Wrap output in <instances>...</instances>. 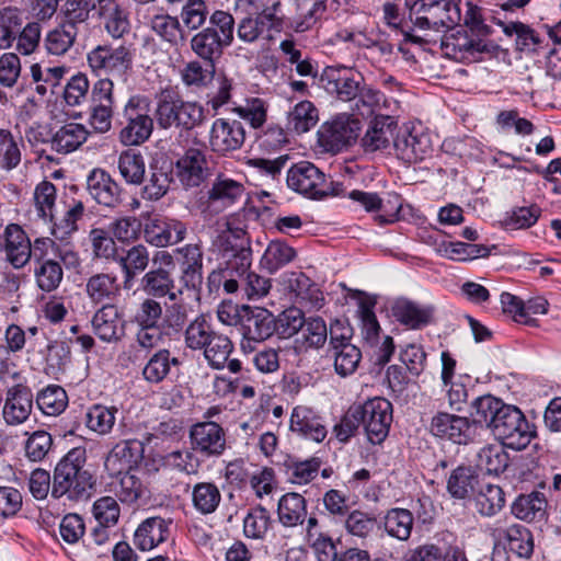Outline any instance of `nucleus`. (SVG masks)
I'll return each instance as SVG.
<instances>
[{
    "instance_id": "obj_35",
    "label": "nucleus",
    "mask_w": 561,
    "mask_h": 561,
    "mask_svg": "<svg viewBox=\"0 0 561 561\" xmlns=\"http://www.w3.org/2000/svg\"><path fill=\"white\" fill-rule=\"evenodd\" d=\"M290 430L317 443L322 442L327 436L325 427L314 413L306 407L294 408L290 416Z\"/></svg>"
},
{
    "instance_id": "obj_2",
    "label": "nucleus",
    "mask_w": 561,
    "mask_h": 561,
    "mask_svg": "<svg viewBox=\"0 0 561 561\" xmlns=\"http://www.w3.org/2000/svg\"><path fill=\"white\" fill-rule=\"evenodd\" d=\"M151 99L141 93L131 94L122 110L123 128L118 139L127 147L140 146L152 135L154 121L150 115Z\"/></svg>"
},
{
    "instance_id": "obj_58",
    "label": "nucleus",
    "mask_w": 561,
    "mask_h": 561,
    "mask_svg": "<svg viewBox=\"0 0 561 561\" xmlns=\"http://www.w3.org/2000/svg\"><path fill=\"white\" fill-rule=\"evenodd\" d=\"M259 14L271 30L276 32L284 28L290 30L291 13L287 12L286 4L282 0H266Z\"/></svg>"
},
{
    "instance_id": "obj_7",
    "label": "nucleus",
    "mask_w": 561,
    "mask_h": 561,
    "mask_svg": "<svg viewBox=\"0 0 561 561\" xmlns=\"http://www.w3.org/2000/svg\"><path fill=\"white\" fill-rule=\"evenodd\" d=\"M355 420L365 428L366 435L373 444H380L388 436L392 422V404L389 400L376 397L365 403L354 405Z\"/></svg>"
},
{
    "instance_id": "obj_61",
    "label": "nucleus",
    "mask_w": 561,
    "mask_h": 561,
    "mask_svg": "<svg viewBox=\"0 0 561 561\" xmlns=\"http://www.w3.org/2000/svg\"><path fill=\"white\" fill-rule=\"evenodd\" d=\"M215 334L210 323L204 316H198L191 321L184 332V342L192 351H202Z\"/></svg>"
},
{
    "instance_id": "obj_53",
    "label": "nucleus",
    "mask_w": 561,
    "mask_h": 561,
    "mask_svg": "<svg viewBox=\"0 0 561 561\" xmlns=\"http://www.w3.org/2000/svg\"><path fill=\"white\" fill-rule=\"evenodd\" d=\"M38 409L48 416L61 414L68 405V396L64 388L49 385L36 396Z\"/></svg>"
},
{
    "instance_id": "obj_8",
    "label": "nucleus",
    "mask_w": 561,
    "mask_h": 561,
    "mask_svg": "<svg viewBox=\"0 0 561 561\" xmlns=\"http://www.w3.org/2000/svg\"><path fill=\"white\" fill-rule=\"evenodd\" d=\"M360 122L350 114H340L325 122L318 130V142L325 151L339 152L358 137Z\"/></svg>"
},
{
    "instance_id": "obj_6",
    "label": "nucleus",
    "mask_w": 561,
    "mask_h": 561,
    "mask_svg": "<svg viewBox=\"0 0 561 561\" xmlns=\"http://www.w3.org/2000/svg\"><path fill=\"white\" fill-rule=\"evenodd\" d=\"M134 55L126 45H98L87 55V61L95 76L115 77L126 80L133 68Z\"/></svg>"
},
{
    "instance_id": "obj_39",
    "label": "nucleus",
    "mask_w": 561,
    "mask_h": 561,
    "mask_svg": "<svg viewBox=\"0 0 561 561\" xmlns=\"http://www.w3.org/2000/svg\"><path fill=\"white\" fill-rule=\"evenodd\" d=\"M133 465L128 466V470L119 477L118 480H113L110 483L111 491L115 497L124 505L133 506L145 493V486L141 480L136 477Z\"/></svg>"
},
{
    "instance_id": "obj_41",
    "label": "nucleus",
    "mask_w": 561,
    "mask_h": 561,
    "mask_svg": "<svg viewBox=\"0 0 561 561\" xmlns=\"http://www.w3.org/2000/svg\"><path fill=\"white\" fill-rule=\"evenodd\" d=\"M89 131L82 124L68 123L61 126L51 138V148L58 153H70L87 141Z\"/></svg>"
},
{
    "instance_id": "obj_22",
    "label": "nucleus",
    "mask_w": 561,
    "mask_h": 561,
    "mask_svg": "<svg viewBox=\"0 0 561 561\" xmlns=\"http://www.w3.org/2000/svg\"><path fill=\"white\" fill-rule=\"evenodd\" d=\"M31 240L21 226L10 224L3 232L5 260L14 267L22 268L31 261Z\"/></svg>"
},
{
    "instance_id": "obj_4",
    "label": "nucleus",
    "mask_w": 561,
    "mask_h": 561,
    "mask_svg": "<svg viewBox=\"0 0 561 561\" xmlns=\"http://www.w3.org/2000/svg\"><path fill=\"white\" fill-rule=\"evenodd\" d=\"M410 19L422 30L449 28L461 20L458 0H405Z\"/></svg>"
},
{
    "instance_id": "obj_26",
    "label": "nucleus",
    "mask_w": 561,
    "mask_h": 561,
    "mask_svg": "<svg viewBox=\"0 0 561 561\" xmlns=\"http://www.w3.org/2000/svg\"><path fill=\"white\" fill-rule=\"evenodd\" d=\"M171 523L160 516L146 518L135 531L134 545L142 551L152 550L169 538Z\"/></svg>"
},
{
    "instance_id": "obj_42",
    "label": "nucleus",
    "mask_w": 561,
    "mask_h": 561,
    "mask_svg": "<svg viewBox=\"0 0 561 561\" xmlns=\"http://www.w3.org/2000/svg\"><path fill=\"white\" fill-rule=\"evenodd\" d=\"M178 357L172 356L167 348H160L154 352L142 368V377L150 383L163 381L171 371L172 366H179Z\"/></svg>"
},
{
    "instance_id": "obj_10",
    "label": "nucleus",
    "mask_w": 561,
    "mask_h": 561,
    "mask_svg": "<svg viewBox=\"0 0 561 561\" xmlns=\"http://www.w3.org/2000/svg\"><path fill=\"white\" fill-rule=\"evenodd\" d=\"M363 76L345 66H328L321 73L322 88L337 100L354 101L359 93Z\"/></svg>"
},
{
    "instance_id": "obj_15",
    "label": "nucleus",
    "mask_w": 561,
    "mask_h": 561,
    "mask_svg": "<svg viewBox=\"0 0 561 561\" xmlns=\"http://www.w3.org/2000/svg\"><path fill=\"white\" fill-rule=\"evenodd\" d=\"M180 266V282L188 290H198L203 284L204 253L198 243L185 244L175 250Z\"/></svg>"
},
{
    "instance_id": "obj_57",
    "label": "nucleus",
    "mask_w": 561,
    "mask_h": 561,
    "mask_svg": "<svg viewBox=\"0 0 561 561\" xmlns=\"http://www.w3.org/2000/svg\"><path fill=\"white\" fill-rule=\"evenodd\" d=\"M34 277L41 290L50 293L57 289L62 282L64 271L60 263L54 259L36 264Z\"/></svg>"
},
{
    "instance_id": "obj_44",
    "label": "nucleus",
    "mask_w": 561,
    "mask_h": 561,
    "mask_svg": "<svg viewBox=\"0 0 561 561\" xmlns=\"http://www.w3.org/2000/svg\"><path fill=\"white\" fill-rule=\"evenodd\" d=\"M477 512L484 517L496 515L505 505L504 491L491 483L481 485L473 497Z\"/></svg>"
},
{
    "instance_id": "obj_50",
    "label": "nucleus",
    "mask_w": 561,
    "mask_h": 561,
    "mask_svg": "<svg viewBox=\"0 0 561 561\" xmlns=\"http://www.w3.org/2000/svg\"><path fill=\"white\" fill-rule=\"evenodd\" d=\"M179 95L165 90L160 93L153 111V121L160 129L176 127Z\"/></svg>"
},
{
    "instance_id": "obj_48",
    "label": "nucleus",
    "mask_w": 561,
    "mask_h": 561,
    "mask_svg": "<svg viewBox=\"0 0 561 561\" xmlns=\"http://www.w3.org/2000/svg\"><path fill=\"white\" fill-rule=\"evenodd\" d=\"M319 122V112L310 101H300L288 112L287 127L296 134H304Z\"/></svg>"
},
{
    "instance_id": "obj_49",
    "label": "nucleus",
    "mask_w": 561,
    "mask_h": 561,
    "mask_svg": "<svg viewBox=\"0 0 561 561\" xmlns=\"http://www.w3.org/2000/svg\"><path fill=\"white\" fill-rule=\"evenodd\" d=\"M118 170L127 184L139 185L146 172L144 156L134 149L124 150L118 157Z\"/></svg>"
},
{
    "instance_id": "obj_38",
    "label": "nucleus",
    "mask_w": 561,
    "mask_h": 561,
    "mask_svg": "<svg viewBox=\"0 0 561 561\" xmlns=\"http://www.w3.org/2000/svg\"><path fill=\"white\" fill-rule=\"evenodd\" d=\"M279 523L285 527L301 525L307 516V503L305 497L296 492L284 494L277 505Z\"/></svg>"
},
{
    "instance_id": "obj_24",
    "label": "nucleus",
    "mask_w": 561,
    "mask_h": 561,
    "mask_svg": "<svg viewBox=\"0 0 561 561\" xmlns=\"http://www.w3.org/2000/svg\"><path fill=\"white\" fill-rule=\"evenodd\" d=\"M397 122L388 115L376 116L368 125V128L362 138V146L365 152H375L388 149L393 145Z\"/></svg>"
},
{
    "instance_id": "obj_12",
    "label": "nucleus",
    "mask_w": 561,
    "mask_h": 561,
    "mask_svg": "<svg viewBox=\"0 0 561 561\" xmlns=\"http://www.w3.org/2000/svg\"><path fill=\"white\" fill-rule=\"evenodd\" d=\"M275 318L264 308L243 306L241 317V334L243 336L242 347L245 348L250 342H263L275 332Z\"/></svg>"
},
{
    "instance_id": "obj_52",
    "label": "nucleus",
    "mask_w": 561,
    "mask_h": 561,
    "mask_svg": "<svg viewBox=\"0 0 561 561\" xmlns=\"http://www.w3.org/2000/svg\"><path fill=\"white\" fill-rule=\"evenodd\" d=\"M23 24L22 11L15 7L0 10V49L10 48Z\"/></svg>"
},
{
    "instance_id": "obj_47",
    "label": "nucleus",
    "mask_w": 561,
    "mask_h": 561,
    "mask_svg": "<svg viewBox=\"0 0 561 561\" xmlns=\"http://www.w3.org/2000/svg\"><path fill=\"white\" fill-rule=\"evenodd\" d=\"M413 524V514L405 508H391L383 517L386 533L400 541H405L410 538Z\"/></svg>"
},
{
    "instance_id": "obj_3",
    "label": "nucleus",
    "mask_w": 561,
    "mask_h": 561,
    "mask_svg": "<svg viewBox=\"0 0 561 561\" xmlns=\"http://www.w3.org/2000/svg\"><path fill=\"white\" fill-rule=\"evenodd\" d=\"M290 190L311 199H321L327 196H340L344 193L341 182H334L312 162L299 161L293 164L286 176Z\"/></svg>"
},
{
    "instance_id": "obj_14",
    "label": "nucleus",
    "mask_w": 561,
    "mask_h": 561,
    "mask_svg": "<svg viewBox=\"0 0 561 561\" xmlns=\"http://www.w3.org/2000/svg\"><path fill=\"white\" fill-rule=\"evenodd\" d=\"M176 176L185 188L197 187L210 175L205 152L188 148L175 163Z\"/></svg>"
},
{
    "instance_id": "obj_5",
    "label": "nucleus",
    "mask_w": 561,
    "mask_h": 561,
    "mask_svg": "<svg viewBox=\"0 0 561 561\" xmlns=\"http://www.w3.org/2000/svg\"><path fill=\"white\" fill-rule=\"evenodd\" d=\"M84 458H61L56 465L51 495L59 499L85 500L94 484L92 474L82 468Z\"/></svg>"
},
{
    "instance_id": "obj_37",
    "label": "nucleus",
    "mask_w": 561,
    "mask_h": 561,
    "mask_svg": "<svg viewBox=\"0 0 561 561\" xmlns=\"http://www.w3.org/2000/svg\"><path fill=\"white\" fill-rule=\"evenodd\" d=\"M356 295L358 296V314L363 340L370 345H375L378 343L380 333V325L374 311L377 300L375 297L359 290L356 291Z\"/></svg>"
},
{
    "instance_id": "obj_32",
    "label": "nucleus",
    "mask_w": 561,
    "mask_h": 561,
    "mask_svg": "<svg viewBox=\"0 0 561 561\" xmlns=\"http://www.w3.org/2000/svg\"><path fill=\"white\" fill-rule=\"evenodd\" d=\"M432 432L434 435L446 437L455 444H467L470 425L467 417L438 413L432 421Z\"/></svg>"
},
{
    "instance_id": "obj_36",
    "label": "nucleus",
    "mask_w": 561,
    "mask_h": 561,
    "mask_svg": "<svg viewBox=\"0 0 561 561\" xmlns=\"http://www.w3.org/2000/svg\"><path fill=\"white\" fill-rule=\"evenodd\" d=\"M493 536H503L511 552L519 558L529 559L534 552V537L530 530L520 525L513 524L507 528L496 527Z\"/></svg>"
},
{
    "instance_id": "obj_33",
    "label": "nucleus",
    "mask_w": 561,
    "mask_h": 561,
    "mask_svg": "<svg viewBox=\"0 0 561 561\" xmlns=\"http://www.w3.org/2000/svg\"><path fill=\"white\" fill-rule=\"evenodd\" d=\"M190 47L205 64L215 65L228 46L220 41L213 28H203L192 36Z\"/></svg>"
},
{
    "instance_id": "obj_45",
    "label": "nucleus",
    "mask_w": 561,
    "mask_h": 561,
    "mask_svg": "<svg viewBox=\"0 0 561 561\" xmlns=\"http://www.w3.org/2000/svg\"><path fill=\"white\" fill-rule=\"evenodd\" d=\"M77 35L78 27L61 22L46 34L45 49L49 55L62 56L73 46Z\"/></svg>"
},
{
    "instance_id": "obj_40",
    "label": "nucleus",
    "mask_w": 561,
    "mask_h": 561,
    "mask_svg": "<svg viewBox=\"0 0 561 561\" xmlns=\"http://www.w3.org/2000/svg\"><path fill=\"white\" fill-rule=\"evenodd\" d=\"M85 293L94 304L114 300L121 293L117 276L110 273L92 275L87 280Z\"/></svg>"
},
{
    "instance_id": "obj_27",
    "label": "nucleus",
    "mask_w": 561,
    "mask_h": 561,
    "mask_svg": "<svg viewBox=\"0 0 561 561\" xmlns=\"http://www.w3.org/2000/svg\"><path fill=\"white\" fill-rule=\"evenodd\" d=\"M391 311L397 321L412 330L426 327L434 316L432 306L421 305L407 298L397 299Z\"/></svg>"
},
{
    "instance_id": "obj_43",
    "label": "nucleus",
    "mask_w": 561,
    "mask_h": 561,
    "mask_svg": "<svg viewBox=\"0 0 561 561\" xmlns=\"http://www.w3.org/2000/svg\"><path fill=\"white\" fill-rule=\"evenodd\" d=\"M547 501L542 493L531 492L519 495L512 504V514L522 520L534 522L542 519L546 514Z\"/></svg>"
},
{
    "instance_id": "obj_55",
    "label": "nucleus",
    "mask_w": 561,
    "mask_h": 561,
    "mask_svg": "<svg viewBox=\"0 0 561 561\" xmlns=\"http://www.w3.org/2000/svg\"><path fill=\"white\" fill-rule=\"evenodd\" d=\"M215 65H202L199 60H191L180 71L181 80L187 88H206L214 79Z\"/></svg>"
},
{
    "instance_id": "obj_13",
    "label": "nucleus",
    "mask_w": 561,
    "mask_h": 561,
    "mask_svg": "<svg viewBox=\"0 0 561 561\" xmlns=\"http://www.w3.org/2000/svg\"><path fill=\"white\" fill-rule=\"evenodd\" d=\"M245 140L243 124L237 119L217 118L214 121L209 145L214 152L227 154L242 147Z\"/></svg>"
},
{
    "instance_id": "obj_9",
    "label": "nucleus",
    "mask_w": 561,
    "mask_h": 561,
    "mask_svg": "<svg viewBox=\"0 0 561 561\" xmlns=\"http://www.w3.org/2000/svg\"><path fill=\"white\" fill-rule=\"evenodd\" d=\"M492 48L491 43L474 34H469L468 31H457L446 36L442 42V49L445 55L463 64L480 61L482 55L491 53Z\"/></svg>"
},
{
    "instance_id": "obj_34",
    "label": "nucleus",
    "mask_w": 561,
    "mask_h": 561,
    "mask_svg": "<svg viewBox=\"0 0 561 561\" xmlns=\"http://www.w3.org/2000/svg\"><path fill=\"white\" fill-rule=\"evenodd\" d=\"M148 241L156 247L175 244L185 238L186 227L178 220H153L146 227Z\"/></svg>"
},
{
    "instance_id": "obj_17",
    "label": "nucleus",
    "mask_w": 561,
    "mask_h": 561,
    "mask_svg": "<svg viewBox=\"0 0 561 561\" xmlns=\"http://www.w3.org/2000/svg\"><path fill=\"white\" fill-rule=\"evenodd\" d=\"M350 329H345L341 334L336 333L335 328L330 330V344L334 351V368L337 375L346 377L355 373L362 358L359 348L351 343Z\"/></svg>"
},
{
    "instance_id": "obj_60",
    "label": "nucleus",
    "mask_w": 561,
    "mask_h": 561,
    "mask_svg": "<svg viewBox=\"0 0 561 561\" xmlns=\"http://www.w3.org/2000/svg\"><path fill=\"white\" fill-rule=\"evenodd\" d=\"M66 71L67 69L64 66L43 67L39 64L32 65L31 76L36 84L35 91L41 95H45L49 89L53 91L59 84Z\"/></svg>"
},
{
    "instance_id": "obj_25",
    "label": "nucleus",
    "mask_w": 561,
    "mask_h": 561,
    "mask_svg": "<svg viewBox=\"0 0 561 561\" xmlns=\"http://www.w3.org/2000/svg\"><path fill=\"white\" fill-rule=\"evenodd\" d=\"M534 436V431L530 430L529 423L525 416H523V421L517 422V424L511 426L505 434H501L497 437L500 442L486 445L478 456H482V454L486 453L491 456H501L505 448L515 451L523 450L530 444Z\"/></svg>"
},
{
    "instance_id": "obj_31",
    "label": "nucleus",
    "mask_w": 561,
    "mask_h": 561,
    "mask_svg": "<svg viewBox=\"0 0 561 561\" xmlns=\"http://www.w3.org/2000/svg\"><path fill=\"white\" fill-rule=\"evenodd\" d=\"M151 256L149 249L144 244H135L116 259L123 273V283L126 289L130 288L136 277L149 266Z\"/></svg>"
},
{
    "instance_id": "obj_1",
    "label": "nucleus",
    "mask_w": 561,
    "mask_h": 561,
    "mask_svg": "<svg viewBox=\"0 0 561 561\" xmlns=\"http://www.w3.org/2000/svg\"><path fill=\"white\" fill-rule=\"evenodd\" d=\"M217 236L213 240V251L217 253L220 265H225V276L237 274L241 287L249 299H260L268 294V278L249 272L252 251L247 232L225 220L217 222Z\"/></svg>"
},
{
    "instance_id": "obj_28",
    "label": "nucleus",
    "mask_w": 561,
    "mask_h": 561,
    "mask_svg": "<svg viewBox=\"0 0 561 561\" xmlns=\"http://www.w3.org/2000/svg\"><path fill=\"white\" fill-rule=\"evenodd\" d=\"M328 0H293L290 30L305 33L316 27L327 11Z\"/></svg>"
},
{
    "instance_id": "obj_30",
    "label": "nucleus",
    "mask_w": 561,
    "mask_h": 561,
    "mask_svg": "<svg viewBox=\"0 0 561 561\" xmlns=\"http://www.w3.org/2000/svg\"><path fill=\"white\" fill-rule=\"evenodd\" d=\"M285 287L295 295L299 304L311 308H321L323 296L318 285L301 272H293L284 278Z\"/></svg>"
},
{
    "instance_id": "obj_18",
    "label": "nucleus",
    "mask_w": 561,
    "mask_h": 561,
    "mask_svg": "<svg viewBox=\"0 0 561 561\" xmlns=\"http://www.w3.org/2000/svg\"><path fill=\"white\" fill-rule=\"evenodd\" d=\"M87 190L100 205L115 208L122 204V188L113 178L102 169H94L87 178Z\"/></svg>"
},
{
    "instance_id": "obj_63",
    "label": "nucleus",
    "mask_w": 561,
    "mask_h": 561,
    "mask_svg": "<svg viewBox=\"0 0 561 561\" xmlns=\"http://www.w3.org/2000/svg\"><path fill=\"white\" fill-rule=\"evenodd\" d=\"M296 257V251L286 242L280 240H273L267 245L263 262L266 268L274 273L284 265L290 263Z\"/></svg>"
},
{
    "instance_id": "obj_64",
    "label": "nucleus",
    "mask_w": 561,
    "mask_h": 561,
    "mask_svg": "<svg viewBox=\"0 0 561 561\" xmlns=\"http://www.w3.org/2000/svg\"><path fill=\"white\" fill-rule=\"evenodd\" d=\"M194 507L202 514H210L216 511L220 503V492L211 483H198L193 489Z\"/></svg>"
},
{
    "instance_id": "obj_56",
    "label": "nucleus",
    "mask_w": 561,
    "mask_h": 561,
    "mask_svg": "<svg viewBox=\"0 0 561 561\" xmlns=\"http://www.w3.org/2000/svg\"><path fill=\"white\" fill-rule=\"evenodd\" d=\"M478 483V476L469 467L459 466L456 468L447 482V489L450 495L455 499H466L473 492Z\"/></svg>"
},
{
    "instance_id": "obj_46",
    "label": "nucleus",
    "mask_w": 561,
    "mask_h": 561,
    "mask_svg": "<svg viewBox=\"0 0 561 561\" xmlns=\"http://www.w3.org/2000/svg\"><path fill=\"white\" fill-rule=\"evenodd\" d=\"M504 402L491 394L476 398L470 405V419L473 424L491 428L495 417L500 414Z\"/></svg>"
},
{
    "instance_id": "obj_62",
    "label": "nucleus",
    "mask_w": 561,
    "mask_h": 561,
    "mask_svg": "<svg viewBox=\"0 0 561 561\" xmlns=\"http://www.w3.org/2000/svg\"><path fill=\"white\" fill-rule=\"evenodd\" d=\"M320 461L317 458H307L305 460L289 459L285 461V470L288 481L295 484H307L318 473Z\"/></svg>"
},
{
    "instance_id": "obj_23",
    "label": "nucleus",
    "mask_w": 561,
    "mask_h": 561,
    "mask_svg": "<svg viewBox=\"0 0 561 561\" xmlns=\"http://www.w3.org/2000/svg\"><path fill=\"white\" fill-rule=\"evenodd\" d=\"M139 287L146 294V297L160 298L168 297L170 301H175L179 293L175 291V279L171 270L164 267H152L147 271L139 282Z\"/></svg>"
},
{
    "instance_id": "obj_51",
    "label": "nucleus",
    "mask_w": 561,
    "mask_h": 561,
    "mask_svg": "<svg viewBox=\"0 0 561 561\" xmlns=\"http://www.w3.org/2000/svg\"><path fill=\"white\" fill-rule=\"evenodd\" d=\"M163 306L160 300L153 297H145L140 299L130 317V323L135 327L144 325H162Z\"/></svg>"
},
{
    "instance_id": "obj_11",
    "label": "nucleus",
    "mask_w": 561,
    "mask_h": 561,
    "mask_svg": "<svg viewBox=\"0 0 561 561\" xmlns=\"http://www.w3.org/2000/svg\"><path fill=\"white\" fill-rule=\"evenodd\" d=\"M393 149L398 159L411 164L430 156L432 142L430 136L421 128L402 127L396 133Z\"/></svg>"
},
{
    "instance_id": "obj_29",
    "label": "nucleus",
    "mask_w": 561,
    "mask_h": 561,
    "mask_svg": "<svg viewBox=\"0 0 561 561\" xmlns=\"http://www.w3.org/2000/svg\"><path fill=\"white\" fill-rule=\"evenodd\" d=\"M195 449L213 455L221 454L225 449V434L222 428L215 422H203L195 424L190 433Z\"/></svg>"
},
{
    "instance_id": "obj_19",
    "label": "nucleus",
    "mask_w": 561,
    "mask_h": 561,
    "mask_svg": "<svg viewBox=\"0 0 561 561\" xmlns=\"http://www.w3.org/2000/svg\"><path fill=\"white\" fill-rule=\"evenodd\" d=\"M95 15L113 39L124 37L130 30L128 12L118 0H98Z\"/></svg>"
},
{
    "instance_id": "obj_21",
    "label": "nucleus",
    "mask_w": 561,
    "mask_h": 561,
    "mask_svg": "<svg viewBox=\"0 0 561 561\" xmlns=\"http://www.w3.org/2000/svg\"><path fill=\"white\" fill-rule=\"evenodd\" d=\"M94 334L103 342H117L125 334V325L117 306L106 304L92 318Z\"/></svg>"
},
{
    "instance_id": "obj_54",
    "label": "nucleus",
    "mask_w": 561,
    "mask_h": 561,
    "mask_svg": "<svg viewBox=\"0 0 561 561\" xmlns=\"http://www.w3.org/2000/svg\"><path fill=\"white\" fill-rule=\"evenodd\" d=\"M202 351L210 367L222 369L233 351V344L228 336L215 332Z\"/></svg>"
},
{
    "instance_id": "obj_16",
    "label": "nucleus",
    "mask_w": 561,
    "mask_h": 561,
    "mask_svg": "<svg viewBox=\"0 0 561 561\" xmlns=\"http://www.w3.org/2000/svg\"><path fill=\"white\" fill-rule=\"evenodd\" d=\"M243 191L244 187L240 182L219 175L207 192L202 211L210 216L218 214L239 199Z\"/></svg>"
},
{
    "instance_id": "obj_20",
    "label": "nucleus",
    "mask_w": 561,
    "mask_h": 561,
    "mask_svg": "<svg viewBox=\"0 0 561 561\" xmlns=\"http://www.w3.org/2000/svg\"><path fill=\"white\" fill-rule=\"evenodd\" d=\"M33 409L32 390L24 385H14L8 389L3 405V419L9 425L24 423Z\"/></svg>"
},
{
    "instance_id": "obj_59",
    "label": "nucleus",
    "mask_w": 561,
    "mask_h": 561,
    "mask_svg": "<svg viewBox=\"0 0 561 561\" xmlns=\"http://www.w3.org/2000/svg\"><path fill=\"white\" fill-rule=\"evenodd\" d=\"M117 409L102 404H93L85 413V425L89 430L105 435L111 432L115 424Z\"/></svg>"
}]
</instances>
